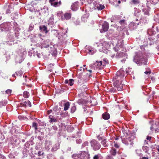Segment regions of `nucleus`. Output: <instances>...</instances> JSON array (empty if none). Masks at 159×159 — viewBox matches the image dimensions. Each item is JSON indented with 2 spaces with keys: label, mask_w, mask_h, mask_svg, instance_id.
<instances>
[{
  "label": "nucleus",
  "mask_w": 159,
  "mask_h": 159,
  "mask_svg": "<svg viewBox=\"0 0 159 159\" xmlns=\"http://www.w3.org/2000/svg\"><path fill=\"white\" fill-rule=\"evenodd\" d=\"M12 76L13 77H15V74H13L12 75Z\"/></svg>",
  "instance_id": "nucleus-60"
},
{
  "label": "nucleus",
  "mask_w": 159,
  "mask_h": 159,
  "mask_svg": "<svg viewBox=\"0 0 159 159\" xmlns=\"http://www.w3.org/2000/svg\"><path fill=\"white\" fill-rule=\"evenodd\" d=\"M32 127L34 128L35 130H37V124L36 123L33 122V123Z\"/></svg>",
  "instance_id": "nucleus-27"
},
{
  "label": "nucleus",
  "mask_w": 159,
  "mask_h": 159,
  "mask_svg": "<svg viewBox=\"0 0 159 159\" xmlns=\"http://www.w3.org/2000/svg\"><path fill=\"white\" fill-rule=\"evenodd\" d=\"M96 63L98 66H101L102 64V61H97Z\"/></svg>",
  "instance_id": "nucleus-35"
},
{
  "label": "nucleus",
  "mask_w": 159,
  "mask_h": 159,
  "mask_svg": "<svg viewBox=\"0 0 159 159\" xmlns=\"http://www.w3.org/2000/svg\"><path fill=\"white\" fill-rule=\"evenodd\" d=\"M58 6L60 5L61 4V1H59V2H58Z\"/></svg>",
  "instance_id": "nucleus-54"
},
{
  "label": "nucleus",
  "mask_w": 159,
  "mask_h": 159,
  "mask_svg": "<svg viewBox=\"0 0 159 159\" xmlns=\"http://www.w3.org/2000/svg\"><path fill=\"white\" fill-rule=\"evenodd\" d=\"M102 117L103 119L107 120L109 119L110 116L108 113L106 112L102 115Z\"/></svg>",
  "instance_id": "nucleus-13"
},
{
  "label": "nucleus",
  "mask_w": 159,
  "mask_h": 159,
  "mask_svg": "<svg viewBox=\"0 0 159 159\" xmlns=\"http://www.w3.org/2000/svg\"><path fill=\"white\" fill-rule=\"evenodd\" d=\"M120 2H120V1L119 0V1H118V3L119 4L120 3Z\"/></svg>",
  "instance_id": "nucleus-61"
},
{
  "label": "nucleus",
  "mask_w": 159,
  "mask_h": 159,
  "mask_svg": "<svg viewBox=\"0 0 159 159\" xmlns=\"http://www.w3.org/2000/svg\"><path fill=\"white\" fill-rule=\"evenodd\" d=\"M134 61L137 64L140 62L141 64L146 65L147 63V58L145 54L139 53L136 55L134 58Z\"/></svg>",
  "instance_id": "nucleus-1"
},
{
  "label": "nucleus",
  "mask_w": 159,
  "mask_h": 159,
  "mask_svg": "<svg viewBox=\"0 0 159 159\" xmlns=\"http://www.w3.org/2000/svg\"><path fill=\"white\" fill-rule=\"evenodd\" d=\"M104 8V6L101 4H99V6L97 7V8L98 10H102Z\"/></svg>",
  "instance_id": "nucleus-26"
},
{
  "label": "nucleus",
  "mask_w": 159,
  "mask_h": 159,
  "mask_svg": "<svg viewBox=\"0 0 159 159\" xmlns=\"http://www.w3.org/2000/svg\"><path fill=\"white\" fill-rule=\"evenodd\" d=\"M21 105L24 107L29 106L30 107L31 106V104L30 102L28 100L24 99L23 102L20 103Z\"/></svg>",
  "instance_id": "nucleus-9"
},
{
  "label": "nucleus",
  "mask_w": 159,
  "mask_h": 159,
  "mask_svg": "<svg viewBox=\"0 0 159 159\" xmlns=\"http://www.w3.org/2000/svg\"><path fill=\"white\" fill-rule=\"evenodd\" d=\"M11 89H7L6 91V93L8 94H11Z\"/></svg>",
  "instance_id": "nucleus-34"
},
{
  "label": "nucleus",
  "mask_w": 159,
  "mask_h": 159,
  "mask_svg": "<svg viewBox=\"0 0 159 159\" xmlns=\"http://www.w3.org/2000/svg\"><path fill=\"white\" fill-rule=\"evenodd\" d=\"M132 2H133L134 4L138 3V1L136 0H132Z\"/></svg>",
  "instance_id": "nucleus-43"
},
{
  "label": "nucleus",
  "mask_w": 159,
  "mask_h": 159,
  "mask_svg": "<svg viewBox=\"0 0 159 159\" xmlns=\"http://www.w3.org/2000/svg\"><path fill=\"white\" fill-rule=\"evenodd\" d=\"M143 159H148V158L146 157H143Z\"/></svg>",
  "instance_id": "nucleus-56"
},
{
  "label": "nucleus",
  "mask_w": 159,
  "mask_h": 159,
  "mask_svg": "<svg viewBox=\"0 0 159 159\" xmlns=\"http://www.w3.org/2000/svg\"><path fill=\"white\" fill-rule=\"evenodd\" d=\"M52 112V110H49L48 111H47V114L48 115H49Z\"/></svg>",
  "instance_id": "nucleus-45"
},
{
  "label": "nucleus",
  "mask_w": 159,
  "mask_h": 159,
  "mask_svg": "<svg viewBox=\"0 0 159 159\" xmlns=\"http://www.w3.org/2000/svg\"><path fill=\"white\" fill-rule=\"evenodd\" d=\"M44 154L43 152L42 153L41 151H39L38 152V156H39L43 155Z\"/></svg>",
  "instance_id": "nucleus-39"
},
{
  "label": "nucleus",
  "mask_w": 159,
  "mask_h": 159,
  "mask_svg": "<svg viewBox=\"0 0 159 159\" xmlns=\"http://www.w3.org/2000/svg\"><path fill=\"white\" fill-rule=\"evenodd\" d=\"M106 159H113V158L112 156H108L107 157Z\"/></svg>",
  "instance_id": "nucleus-41"
},
{
  "label": "nucleus",
  "mask_w": 159,
  "mask_h": 159,
  "mask_svg": "<svg viewBox=\"0 0 159 159\" xmlns=\"http://www.w3.org/2000/svg\"><path fill=\"white\" fill-rule=\"evenodd\" d=\"M81 92L80 93V97H83L84 98L86 97L88 95L86 93L87 91V87L86 85H84L81 88Z\"/></svg>",
  "instance_id": "nucleus-5"
},
{
  "label": "nucleus",
  "mask_w": 159,
  "mask_h": 159,
  "mask_svg": "<svg viewBox=\"0 0 159 159\" xmlns=\"http://www.w3.org/2000/svg\"><path fill=\"white\" fill-rule=\"evenodd\" d=\"M54 1L55 0H50L49 1L52 5L55 7L58 6V2H54Z\"/></svg>",
  "instance_id": "nucleus-16"
},
{
  "label": "nucleus",
  "mask_w": 159,
  "mask_h": 159,
  "mask_svg": "<svg viewBox=\"0 0 159 159\" xmlns=\"http://www.w3.org/2000/svg\"><path fill=\"white\" fill-rule=\"evenodd\" d=\"M157 150L158 151V152H159V146Z\"/></svg>",
  "instance_id": "nucleus-62"
},
{
  "label": "nucleus",
  "mask_w": 159,
  "mask_h": 159,
  "mask_svg": "<svg viewBox=\"0 0 159 159\" xmlns=\"http://www.w3.org/2000/svg\"><path fill=\"white\" fill-rule=\"evenodd\" d=\"M86 70H87L90 73H91L92 72V70H88L87 69V68H85Z\"/></svg>",
  "instance_id": "nucleus-51"
},
{
  "label": "nucleus",
  "mask_w": 159,
  "mask_h": 159,
  "mask_svg": "<svg viewBox=\"0 0 159 159\" xmlns=\"http://www.w3.org/2000/svg\"><path fill=\"white\" fill-rule=\"evenodd\" d=\"M125 78L124 72L123 70L118 71L116 74V76L114 77L113 79L114 82L117 81L118 82H122Z\"/></svg>",
  "instance_id": "nucleus-2"
},
{
  "label": "nucleus",
  "mask_w": 159,
  "mask_h": 159,
  "mask_svg": "<svg viewBox=\"0 0 159 159\" xmlns=\"http://www.w3.org/2000/svg\"><path fill=\"white\" fill-rule=\"evenodd\" d=\"M53 110L54 111L53 113L55 114L56 115H59L60 113V112H59L60 111L58 109V107L57 106L54 107L53 109Z\"/></svg>",
  "instance_id": "nucleus-14"
},
{
  "label": "nucleus",
  "mask_w": 159,
  "mask_h": 159,
  "mask_svg": "<svg viewBox=\"0 0 159 159\" xmlns=\"http://www.w3.org/2000/svg\"><path fill=\"white\" fill-rule=\"evenodd\" d=\"M149 70L145 71L144 72V73L146 74H150L151 73V71L150 70V69H149Z\"/></svg>",
  "instance_id": "nucleus-42"
},
{
  "label": "nucleus",
  "mask_w": 159,
  "mask_h": 159,
  "mask_svg": "<svg viewBox=\"0 0 159 159\" xmlns=\"http://www.w3.org/2000/svg\"><path fill=\"white\" fill-rule=\"evenodd\" d=\"M146 139L147 140H149V141H150L151 139V137L147 136V137Z\"/></svg>",
  "instance_id": "nucleus-46"
},
{
  "label": "nucleus",
  "mask_w": 159,
  "mask_h": 159,
  "mask_svg": "<svg viewBox=\"0 0 159 159\" xmlns=\"http://www.w3.org/2000/svg\"><path fill=\"white\" fill-rule=\"evenodd\" d=\"M61 115L62 117H63L64 116L65 114L64 113H62V114H61Z\"/></svg>",
  "instance_id": "nucleus-52"
},
{
  "label": "nucleus",
  "mask_w": 159,
  "mask_h": 159,
  "mask_svg": "<svg viewBox=\"0 0 159 159\" xmlns=\"http://www.w3.org/2000/svg\"><path fill=\"white\" fill-rule=\"evenodd\" d=\"M3 74V72L1 70H0V76H2Z\"/></svg>",
  "instance_id": "nucleus-49"
},
{
  "label": "nucleus",
  "mask_w": 159,
  "mask_h": 159,
  "mask_svg": "<svg viewBox=\"0 0 159 159\" xmlns=\"http://www.w3.org/2000/svg\"><path fill=\"white\" fill-rule=\"evenodd\" d=\"M97 138L99 140L103 139V136H101L100 135H98L97 136Z\"/></svg>",
  "instance_id": "nucleus-37"
},
{
  "label": "nucleus",
  "mask_w": 159,
  "mask_h": 159,
  "mask_svg": "<svg viewBox=\"0 0 159 159\" xmlns=\"http://www.w3.org/2000/svg\"><path fill=\"white\" fill-rule=\"evenodd\" d=\"M26 86H27V87H31V85H29L28 84H26Z\"/></svg>",
  "instance_id": "nucleus-58"
},
{
  "label": "nucleus",
  "mask_w": 159,
  "mask_h": 159,
  "mask_svg": "<svg viewBox=\"0 0 159 159\" xmlns=\"http://www.w3.org/2000/svg\"><path fill=\"white\" fill-rule=\"evenodd\" d=\"M71 14L70 13H66L64 14V18L66 20H69L71 18Z\"/></svg>",
  "instance_id": "nucleus-18"
},
{
  "label": "nucleus",
  "mask_w": 159,
  "mask_h": 159,
  "mask_svg": "<svg viewBox=\"0 0 159 159\" xmlns=\"http://www.w3.org/2000/svg\"><path fill=\"white\" fill-rule=\"evenodd\" d=\"M4 10L6 11V13L8 14L10 13V7L9 6H6L4 7Z\"/></svg>",
  "instance_id": "nucleus-22"
},
{
  "label": "nucleus",
  "mask_w": 159,
  "mask_h": 159,
  "mask_svg": "<svg viewBox=\"0 0 159 159\" xmlns=\"http://www.w3.org/2000/svg\"><path fill=\"white\" fill-rule=\"evenodd\" d=\"M65 84H68L70 86H72L74 84V80L72 79H70L69 80H66L65 81Z\"/></svg>",
  "instance_id": "nucleus-12"
},
{
  "label": "nucleus",
  "mask_w": 159,
  "mask_h": 159,
  "mask_svg": "<svg viewBox=\"0 0 159 159\" xmlns=\"http://www.w3.org/2000/svg\"><path fill=\"white\" fill-rule=\"evenodd\" d=\"M134 136L133 135H131L130 137L126 139V141L127 140L129 141L130 142V144L131 146H133L134 143L133 142H131V141L134 140ZM125 144L127 145H128L129 144V143L127 141L126 143H125Z\"/></svg>",
  "instance_id": "nucleus-11"
},
{
  "label": "nucleus",
  "mask_w": 159,
  "mask_h": 159,
  "mask_svg": "<svg viewBox=\"0 0 159 159\" xmlns=\"http://www.w3.org/2000/svg\"><path fill=\"white\" fill-rule=\"evenodd\" d=\"M39 29L40 30H42L43 31L45 32L46 33L48 32L47 30V27L45 25L40 26H39Z\"/></svg>",
  "instance_id": "nucleus-15"
},
{
  "label": "nucleus",
  "mask_w": 159,
  "mask_h": 159,
  "mask_svg": "<svg viewBox=\"0 0 159 159\" xmlns=\"http://www.w3.org/2000/svg\"><path fill=\"white\" fill-rule=\"evenodd\" d=\"M103 66H105L106 64L108 63V60L106 59H104L103 60Z\"/></svg>",
  "instance_id": "nucleus-30"
},
{
  "label": "nucleus",
  "mask_w": 159,
  "mask_h": 159,
  "mask_svg": "<svg viewBox=\"0 0 159 159\" xmlns=\"http://www.w3.org/2000/svg\"><path fill=\"white\" fill-rule=\"evenodd\" d=\"M79 2H74L71 6V9L73 11H76L78 9Z\"/></svg>",
  "instance_id": "nucleus-10"
},
{
  "label": "nucleus",
  "mask_w": 159,
  "mask_h": 159,
  "mask_svg": "<svg viewBox=\"0 0 159 159\" xmlns=\"http://www.w3.org/2000/svg\"><path fill=\"white\" fill-rule=\"evenodd\" d=\"M7 104V102L6 101H4L0 102V107L2 106H5Z\"/></svg>",
  "instance_id": "nucleus-25"
},
{
  "label": "nucleus",
  "mask_w": 159,
  "mask_h": 159,
  "mask_svg": "<svg viewBox=\"0 0 159 159\" xmlns=\"http://www.w3.org/2000/svg\"><path fill=\"white\" fill-rule=\"evenodd\" d=\"M119 23L121 25H124L125 24V20H120L119 22Z\"/></svg>",
  "instance_id": "nucleus-32"
},
{
  "label": "nucleus",
  "mask_w": 159,
  "mask_h": 159,
  "mask_svg": "<svg viewBox=\"0 0 159 159\" xmlns=\"http://www.w3.org/2000/svg\"><path fill=\"white\" fill-rule=\"evenodd\" d=\"M155 93V92L154 91H152V94L153 95H154Z\"/></svg>",
  "instance_id": "nucleus-57"
},
{
  "label": "nucleus",
  "mask_w": 159,
  "mask_h": 159,
  "mask_svg": "<svg viewBox=\"0 0 159 159\" xmlns=\"http://www.w3.org/2000/svg\"><path fill=\"white\" fill-rule=\"evenodd\" d=\"M89 101L86 99L81 98L80 99V108L83 110V112H85L88 107V104Z\"/></svg>",
  "instance_id": "nucleus-3"
},
{
  "label": "nucleus",
  "mask_w": 159,
  "mask_h": 159,
  "mask_svg": "<svg viewBox=\"0 0 159 159\" xmlns=\"http://www.w3.org/2000/svg\"><path fill=\"white\" fill-rule=\"evenodd\" d=\"M144 144H148V141L146 140H145Z\"/></svg>",
  "instance_id": "nucleus-53"
},
{
  "label": "nucleus",
  "mask_w": 159,
  "mask_h": 159,
  "mask_svg": "<svg viewBox=\"0 0 159 159\" xmlns=\"http://www.w3.org/2000/svg\"><path fill=\"white\" fill-rule=\"evenodd\" d=\"M37 56L39 58H40L41 56V54L40 53H39L38 52H36Z\"/></svg>",
  "instance_id": "nucleus-40"
},
{
  "label": "nucleus",
  "mask_w": 159,
  "mask_h": 159,
  "mask_svg": "<svg viewBox=\"0 0 159 159\" xmlns=\"http://www.w3.org/2000/svg\"><path fill=\"white\" fill-rule=\"evenodd\" d=\"M143 149L145 152H147L149 149V147L147 146H144L143 147Z\"/></svg>",
  "instance_id": "nucleus-28"
},
{
  "label": "nucleus",
  "mask_w": 159,
  "mask_h": 159,
  "mask_svg": "<svg viewBox=\"0 0 159 159\" xmlns=\"http://www.w3.org/2000/svg\"><path fill=\"white\" fill-rule=\"evenodd\" d=\"M109 28V24L106 21H104L102 25V29L100 30V32L101 33L105 32L107 31Z\"/></svg>",
  "instance_id": "nucleus-6"
},
{
  "label": "nucleus",
  "mask_w": 159,
  "mask_h": 159,
  "mask_svg": "<svg viewBox=\"0 0 159 159\" xmlns=\"http://www.w3.org/2000/svg\"><path fill=\"white\" fill-rule=\"evenodd\" d=\"M23 95L24 98H28L29 97L30 94L27 91H25L24 92Z\"/></svg>",
  "instance_id": "nucleus-23"
},
{
  "label": "nucleus",
  "mask_w": 159,
  "mask_h": 159,
  "mask_svg": "<svg viewBox=\"0 0 159 159\" xmlns=\"http://www.w3.org/2000/svg\"><path fill=\"white\" fill-rule=\"evenodd\" d=\"M91 50H89V52H91Z\"/></svg>",
  "instance_id": "nucleus-63"
},
{
  "label": "nucleus",
  "mask_w": 159,
  "mask_h": 159,
  "mask_svg": "<svg viewBox=\"0 0 159 159\" xmlns=\"http://www.w3.org/2000/svg\"><path fill=\"white\" fill-rule=\"evenodd\" d=\"M16 74L17 76H20L21 75V73L20 72H16Z\"/></svg>",
  "instance_id": "nucleus-38"
},
{
  "label": "nucleus",
  "mask_w": 159,
  "mask_h": 159,
  "mask_svg": "<svg viewBox=\"0 0 159 159\" xmlns=\"http://www.w3.org/2000/svg\"><path fill=\"white\" fill-rule=\"evenodd\" d=\"M100 155L99 154L95 155L93 157V159H99L100 157Z\"/></svg>",
  "instance_id": "nucleus-29"
},
{
  "label": "nucleus",
  "mask_w": 159,
  "mask_h": 159,
  "mask_svg": "<svg viewBox=\"0 0 159 159\" xmlns=\"http://www.w3.org/2000/svg\"><path fill=\"white\" fill-rule=\"evenodd\" d=\"M119 139V137H116V138H115V139L117 140H118Z\"/></svg>",
  "instance_id": "nucleus-59"
},
{
  "label": "nucleus",
  "mask_w": 159,
  "mask_h": 159,
  "mask_svg": "<svg viewBox=\"0 0 159 159\" xmlns=\"http://www.w3.org/2000/svg\"><path fill=\"white\" fill-rule=\"evenodd\" d=\"M88 145V143L87 142H85L83 143L82 147H84Z\"/></svg>",
  "instance_id": "nucleus-33"
},
{
  "label": "nucleus",
  "mask_w": 159,
  "mask_h": 159,
  "mask_svg": "<svg viewBox=\"0 0 159 159\" xmlns=\"http://www.w3.org/2000/svg\"><path fill=\"white\" fill-rule=\"evenodd\" d=\"M49 119H50V121L51 122H57V120L56 119L54 118L53 116L50 115L49 117Z\"/></svg>",
  "instance_id": "nucleus-19"
},
{
  "label": "nucleus",
  "mask_w": 159,
  "mask_h": 159,
  "mask_svg": "<svg viewBox=\"0 0 159 159\" xmlns=\"http://www.w3.org/2000/svg\"><path fill=\"white\" fill-rule=\"evenodd\" d=\"M29 29L30 30H32L33 29V27L31 26H30L29 28Z\"/></svg>",
  "instance_id": "nucleus-50"
},
{
  "label": "nucleus",
  "mask_w": 159,
  "mask_h": 159,
  "mask_svg": "<svg viewBox=\"0 0 159 159\" xmlns=\"http://www.w3.org/2000/svg\"><path fill=\"white\" fill-rule=\"evenodd\" d=\"M156 124L153 125L150 127V129L152 130H153L154 129H155V131H156L155 128V127L156 126Z\"/></svg>",
  "instance_id": "nucleus-31"
},
{
  "label": "nucleus",
  "mask_w": 159,
  "mask_h": 159,
  "mask_svg": "<svg viewBox=\"0 0 159 159\" xmlns=\"http://www.w3.org/2000/svg\"><path fill=\"white\" fill-rule=\"evenodd\" d=\"M70 106V103L69 102H67L64 104V110L66 111L69 108Z\"/></svg>",
  "instance_id": "nucleus-20"
},
{
  "label": "nucleus",
  "mask_w": 159,
  "mask_h": 159,
  "mask_svg": "<svg viewBox=\"0 0 159 159\" xmlns=\"http://www.w3.org/2000/svg\"><path fill=\"white\" fill-rule=\"evenodd\" d=\"M75 107H72L71 109V112H74L75 111Z\"/></svg>",
  "instance_id": "nucleus-44"
},
{
  "label": "nucleus",
  "mask_w": 159,
  "mask_h": 159,
  "mask_svg": "<svg viewBox=\"0 0 159 159\" xmlns=\"http://www.w3.org/2000/svg\"><path fill=\"white\" fill-rule=\"evenodd\" d=\"M83 66H84V67H85V66H86V65H84Z\"/></svg>",
  "instance_id": "nucleus-64"
},
{
  "label": "nucleus",
  "mask_w": 159,
  "mask_h": 159,
  "mask_svg": "<svg viewBox=\"0 0 159 159\" xmlns=\"http://www.w3.org/2000/svg\"><path fill=\"white\" fill-rule=\"evenodd\" d=\"M144 14L145 15H149V13L147 11H146L144 12Z\"/></svg>",
  "instance_id": "nucleus-48"
},
{
  "label": "nucleus",
  "mask_w": 159,
  "mask_h": 159,
  "mask_svg": "<svg viewBox=\"0 0 159 159\" xmlns=\"http://www.w3.org/2000/svg\"><path fill=\"white\" fill-rule=\"evenodd\" d=\"M157 48L158 50L159 51V45H158L157 46Z\"/></svg>",
  "instance_id": "nucleus-55"
},
{
  "label": "nucleus",
  "mask_w": 159,
  "mask_h": 159,
  "mask_svg": "<svg viewBox=\"0 0 159 159\" xmlns=\"http://www.w3.org/2000/svg\"><path fill=\"white\" fill-rule=\"evenodd\" d=\"M89 155L87 152L82 151L80 153V159H88Z\"/></svg>",
  "instance_id": "nucleus-7"
},
{
  "label": "nucleus",
  "mask_w": 159,
  "mask_h": 159,
  "mask_svg": "<svg viewBox=\"0 0 159 159\" xmlns=\"http://www.w3.org/2000/svg\"><path fill=\"white\" fill-rule=\"evenodd\" d=\"M125 54L123 52H120L117 53L116 56L118 57H123Z\"/></svg>",
  "instance_id": "nucleus-24"
},
{
  "label": "nucleus",
  "mask_w": 159,
  "mask_h": 159,
  "mask_svg": "<svg viewBox=\"0 0 159 159\" xmlns=\"http://www.w3.org/2000/svg\"><path fill=\"white\" fill-rule=\"evenodd\" d=\"M145 45H142L140 46V48L141 49H144V50H145L144 48L145 47Z\"/></svg>",
  "instance_id": "nucleus-47"
},
{
  "label": "nucleus",
  "mask_w": 159,
  "mask_h": 159,
  "mask_svg": "<svg viewBox=\"0 0 159 159\" xmlns=\"http://www.w3.org/2000/svg\"><path fill=\"white\" fill-rule=\"evenodd\" d=\"M122 82H118L117 81L114 82V85L116 87L118 91L121 90L123 89V84H122Z\"/></svg>",
  "instance_id": "nucleus-8"
},
{
  "label": "nucleus",
  "mask_w": 159,
  "mask_h": 159,
  "mask_svg": "<svg viewBox=\"0 0 159 159\" xmlns=\"http://www.w3.org/2000/svg\"><path fill=\"white\" fill-rule=\"evenodd\" d=\"M90 143L91 146L94 150L96 151L100 148L101 145L96 140H93L91 141Z\"/></svg>",
  "instance_id": "nucleus-4"
},
{
  "label": "nucleus",
  "mask_w": 159,
  "mask_h": 159,
  "mask_svg": "<svg viewBox=\"0 0 159 159\" xmlns=\"http://www.w3.org/2000/svg\"><path fill=\"white\" fill-rule=\"evenodd\" d=\"M116 150L114 148H112L110 151V153L113 156H115L116 154Z\"/></svg>",
  "instance_id": "nucleus-17"
},
{
  "label": "nucleus",
  "mask_w": 159,
  "mask_h": 159,
  "mask_svg": "<svg viewBox=\"0 0 159 159\" xmlns=\"http://www.w3.org/2000/svg\"><path fill=\"white\" fill-rule=\"evenodd\" d=\"M114 146L115 148H119V145L117 143H116V142L115 141L114 142Z\"/></svg>",
  "instance_id": "nucleus-36"
},
{
  "label": "nucleus",
  "mask_w": 159,
  "mask_h": 159,
  "mask_svg": "<svg viewBox=\"0 0 159 159\" xmlns=\"http://www.w3.org/2000/svg\"><path fill=\"white\" fill-rule=\"evenodd\" d=\"M107 141L105 139H103L101 142V144L104 147H107L108 146V143H107Z\"/></svg>",
  "instance_id": "nucleus-21"
}]
</instances>
